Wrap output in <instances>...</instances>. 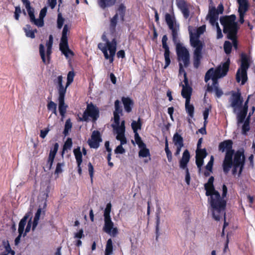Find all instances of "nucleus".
Returning a JSON list of instances; mask_svg holds the SVG:
<instances>
[{"mask_svg": "<svg viewBox=\"0 0 255 255\" xmlns=\"http://www.w3.org/2000/svg\"><path fill=\"white\" fill-rule=\"evenodd\" d=\"M214 178L210 177L207 183L204 184L206 195L210 196L208 201L212 208L213 218L219 220L221 216L224 214V209L226 206V201L224 198L226 196L228 191L227 186L224 184L222 187V197L218 191L215 189L213 182Z\"/></svg>", "mask_w": 255, "mask_h": 255, "instance_id": "obj_1", "label": "nucleus"}, {"mask_svg": "<svg viewBox=\"0 0 255 255\" xmlns=\"http://www.w3.org/2000/svg\"><path fill=\"white\" fill-rule=\"evenodd\" d=\"M236 17L232 14L220 17L221 24L223 26V32L227 34V38L233 41L235 49L238 48L237 34L238 30L237 22L235 21Z\"/></svg>", "mask_w": 255, "mask_h": 255, "instance_id": "obj_2", "label": "nucleus"}, {"mask_svg": "<svg viewBox=\"0 0 255 255\" xmlns=\"http://www.w3.org/2000/svg\"><path fill=\"white\" fill-rule=\"evenodd\" d=\"M230 63V60L228 58L227 61L223 63V72H221L222 68L219 67L216 72V75L212 78V85H208L207 91L209 92L214 91L216 96L218 98H220L223 95V92L219 87L218 79L223 77L227 75L229 71Z\"/></svg>", "mask_w": 255, "mask_h": 255, "instance_id": "obj_3", "label": "nucleus"}, {"mask_svg": "<svg viewBox=\"0 0 255 255\" xmlns=\"http://www.w3.org/2000/svg\"><path fill=\"white\" fill-rule=\"evenodd\" d=\"M112 205L110 203H108L104 211V226L103 230L106 233L115 237L118 233L117 228H114V223L112 222L110 216Z\"/></svg>", "mask_w": 255, "mask_h": 255, "instance_id": "obj_4", "label": "nucleus"}, {"mask_svg": "<svg viewBox=\"0 0 255 255\" xmlns=\"http://www.w3.org/2000/svg\"><path fill=\"white\" fill-rule=\"evenodd\" d=\"M106 44L107 46H105L104 44L100 43L98 47L104 53L105 59H109L110 62L112 63L116 51L117 41L115 38L113 39L111 42L106 39Z\"/></svg>", "mask_w": 255, "mask_h": 255, "instance_id": "obj_5", "label": "nucleus"}, {"mask_svg": "<svg viewBox=\"0 0 255 255\" xmlns=\"http://www.w3.org/2000/svg\"><path fill=\"white\" fill-rule=\"evenodd\" d=\"M165 20L168 26L169 29L171 31L172 40L174 43L178 42V36L179 30V25L176 22L174 15L166 13L165 15Z\"/></svg>", "mask_w": 255, "mask_h": 255, "instance_id": "obj_6", "label": "nucleus"}, {"mask_svg": "<svg viewBox=\"0 0 255 255\" xmlns=\"http://www.w3.org/2000/svg\"><path fill=\"white\" fill-rule=\"evenodd\" d=\"M176 45V50L177 59L179 62L182 61L185 67H187L190 63V54L188 50L178 42L174 43Z\"/></svg>", "mask_w": 255, "mask_h": 255, "instance_id": "obj_7", "label": "nucleus"}, {"mask_svg": "<svg viewBox=\"0 0 255 255\" xmlns=\"http://www.w3.org/2000/svg\"><path fill=\"white\" fill-rule=\"evenodd\" d=\"M68 31V27L67 24H65L64 26L62 37L61 38L60 43L59 44V49L62 52V53L66 57H68L69 54H71V55H73V52L69 49L68 43V39H67V33Z\"/></svg>", "mask_w": 255, "mask_h": 255, "instance_id": "obj_8", "label": "nucleus"}, {"mask_svg": "<svg viewBox=\"0 0 255 255\" xmlns=\"http://www.w3.org/2000/svg\"><path fill=\"white\" fill-rule=\"evenodd\" d=\"M249 68V64L246 57L242 59L240 68L238 70L236 74L237 82L239 83L242 79V84L244 85L248 80L247 70Z\"/></svg>", "mask_w": 255, "mask_h": 255, "instance_id": "obj_9", "label": "nucleus"}, {"mask_svg": "<svg viewBox=\"0 0 255 255\" xmlns=\"http://www.w3.org/2000/svg\"><path fill=\"white\" fill-rule=\"evenodd\" d=\"M53 36L52 35H50L49 37V40L47 41L46 46L47 47L46 50V55H47V59L45 58V48L44 45L42 44H40L39 45V53L42 59V62L45 64H47L49 63L50 56L52 53V46L53 44Z\"/></svg>", "mask_w": 255, "mask_h": 255, "instance_id": "obj_10", "label": "nucleus"}, {"mask_svg": "<svg viewBox=\"0 0 255 255\" xmlns=\"http://www.w3.org/2000/svg\"><path fill=\"white\" fill-rule=\"evenodd\" d=\"M229 102L230 106L233 108L234 113H236L237 109L242 107L244 102L241 93L239 91H232Z\"/></svg>", "mask_w": 255, "mask_h": 255, "instance_id": "obj_11", "label": "nucleus"}, {"mask_svg": "<svg viewBox=\"0 0 255 255\" xmlns=\"http://www.w3.org/2000/svg\"><path fill=\"white\" fill-rule=\"evenodd\" d=\"M88 117H91L93 120L96 121L99 117V111L98 108L93 104H88L87 109L83 113V118L81 121H87Z\"/></svg>", "mask_w": 255, "mask_h": 255, "instance_id": "obj_12", "label": "nucleus"}, {"mask_svg": "<svg viewBox=\"0 0 255 255\" xmlns=\"http://www.w3.org/2000/svg\"><path fill=\"white\" fill-rule=\"evenodd\" d=\"M223 11L224 6L222 3L218 5L217 9L214 7L209 10L206 18L207 19H209V22L212 26H214L216 21L218 19L219 14H222Z\"/></svg>", "mask_w": 255, "mask_h": 255, "instance_id": "obj_13", "label": "nucleus"}, {"mask_svg": "<svg viewBox=\"0 0 255 255\" xmlns=\"http://www.w3.org/2000/svg\"><path fill=\"white\" fill-rule=\"evenodd\" d=\"M245 161V156L243 151L238 150L234 154L233 164L240 166L239 174L240 175L243 171Z\"/></svg>", "mask_w": 255, "mask_h": 255, "instance_id": "obj_14", "label": "nucleus"}, {"mask_svg": "<svg viewBox=\"0 0 255 255\" xmlns=\"http://www.w3.org/2000/svg\"><path fill=\"white\" fill-rule=\"evenodd\" d=\"M234 150L227 151L223 163V171L227 173L233 164V156Z\"/></svg>", "mask_w": 255, "mask_h": 255, "instance_id": "obj_15", "label": "nucleus"}, {"mask_svg": "<svg viewBox=\"0 0 255 255\" xmlns=\"http://www.w3.org/2000/svg\"><path fill=\"white\" fill-rule=\"evenodd\" d=\"M207 152L205 148L196 151V164L200 172L201 167L204 163V159L207 156Z\"/></svg>", "mask_w": 255, "mask_h": 255, "instance_id": "obj_16", "label": "nucleus"}, {"mask_svg": "<svg viewBox=\"0 0 255 255\" xmlns=\"http://www.w3.org/2000/svg\"><path fill=\"white\" fill-rule=\"evenodd\" d=\"M168 40V38L166 35H164L163 36L162 38V47L164 49V56L165 59V64L164 67V69H166L170 64V51L169 47L167 44V41Z\"/></svg>", "mask_w": 255, "mask_h": 255, "instance_id": "obj_17", "label": "nucleus"}, {"mask_svg": "<svg viewBox=\"0 0 255 255\" xmlns=\"http://www.w3.org/2000/svg\"><path fill=\"white\" fill-rule=\"evenodd\" d=\"M102 140L100 132L98 130H94L92 132L91 139L88 140V143L90 147L97 148Z\"/></svg>", "mask_w": 255, "mask_h": 255, "instance_id": "obj_18", "label": "nucleus"}, {"mask_svg": "<svg viewBox=\"0 0 255 255\" xmlns=\"http://www.w3.org/2000/svg\"><path fill=\"white\" fill-rule=\"evenodd\" d=\"M29 216L28 214H25V216L20 221V222L19 223L18 229L19 235L15 238V241H14V243L16 246L18 245L20 242V238L21 237L22 234L23 233L24 227L26 225L27 220L28 218H29Z\"/></svg>", "mask_w": 255, "mask_h": 255, "instance_id": "obj_19", "label": "nucleus"}, {"mask_svg": "<svg viewBox=\"0 0 255 255\" xmlns=\"http://www.w3.org/2000/svg\"><path fill=\"white\" fill-rule=\"evenodd\" d=\"M23 4L25 5L30 18V22L36 25L37 23V19H36L34 15V9L30 6V3L28 0H21Z\"/></svg>", "mask_w": 255, "mask_h": 255, "instance_id": "obj_20", "label": "nucleus"}, {"mask_svg": "<svg viewBox=\"0 0 255 255\" xmlns=\"http://www.w3.org/2000/svg\"><path fill=\"white\" fill-rule=\"evenodd\" d=\"M54 83L57 85L59 97L65 96L67 87L66 86L64 87L63 85V77L61 75L58 76L54 80Z\"/></svg>", "mask_w": 255, "mask_h": 255, "instance_id": "obj_21", "label": "nucleus"}, {"mask_svg": "<svg viewBox=\"0 0 255 255\" xmlns=\"http://www.w3.org/2000/svg\"><path fill=\"white\" fill-rule=\"evenodd\" d=\"M191 46L195 48L193 55H202V51L204 46L203 43L200 40H190Z\"/></svg>", "mask_w": 255, "mask_h": 255, "instance_id": "obj_22", "label": "nucleus"}, {"mask_svg": "<svg viewBox=\"0 0 255 255\" xmlns=\"http://www.w3.org/2000/svg\"><path fill=\"white\" fill-rule=\"evenodd\" d=\"M120 101L117 100L115 102V111L114 112V118L115 123L119 125L120 124V114H122L123 110L120 106Z\"/></svg>", "mask_w": 255, "mask_h": 255, "instance_id": "obj_23", "label": "nucleus"}, {"mask_svg": "<svg viewBox=\"0 0 255 255\" xmlns=\"http://www.w3.org/2000/svg\"><path fill=\"white\" fill-rule=\"evenodd\" d=\"M205 29V25H202L198 27L194 32H193L191 30H189L190 39L199 40L200 36L204 32Z\"/></svg>", "mask_w": 255, "mask_h": 255, "instance_id": "obj_24", "label": "nucleus"}, {"mask_svg": "<svg viewBox=\"0 0 255 255\" xmlns=\"http://www.w3.org/2000/svg\"><path fill=\"white\" fill-rule=\"evenodd\" d=\"M233 143V141L230 139L221 142L219 145V150L222 152H224L225 150L226 151L234 150L232 149Z\"/></svg>", "mask_w": 255, "mask_h": 255, "instance_id": "obj_25", "label": "nucleus"}, {"mask_svg": "<svg viewBox=\"0 0 255 255\" xmlns=\"http://www.w3.org/2000/svg\"><path fill=\"white\" fill-rule=\"evenodd\" d=\"M190 156L189 152L187 149H186L183 152L182 158L179 162L180 167L181 168H182V169L187 168V164L190 160Z\"/></svg>", "mask_w": 255, "mask_h": 255, "instance_id": "obj_26", "label": "nucleus"}, {"mask_svg": "<svg viewBox=\"0 0 255 255\" xmlns=\"http://www.w3.org/2000/svg\"><path fill=\"white\" fill-rule=\"evenodd\" d=\"M122 101L123 103L124 109L127 113H130L132 110L133 102L132 100L128 97H123Z\"/></svg>", "mask_w": 255, "mask_h": 255, "instance_id": "obj_27", "label": "nucleus"}, {"mask_svg": "<svg viewBox=\"0 0 255 255\" xmlns=\"http://www.w3.org/2000/svg\"><path fill=\"white\" fill-rule=\"evenodd\" d=\"M47 12V7L45 6L41 9L40 11L39 18L37 19V23L36 26L41 27L44 25V17L45 16Z\"/></svg>", "mask_w": 255, "mask_h": 255, "instance_id": "obj_28", "label": "nucleus"}, {"mask_svg": "<svg viewBox=\"0 0 255 255\" xmlns=\"http://www.w3.org/2000/svg\"><path fill=\"white\" fill-rule=\"evenodd\" d=\"M117 0H98V3L99 6L102 9L113 6Z\"/></svg>", "mask_w": 255, "mask_h": 255, "instance_id": "obj_29", "label": "nucleus"}, {"mask_svg": "<svg viewBox=\"0 0 255 255\" xmlns=\"http://www.w3.org/2000/svg\"><path fill=\"white\" fill-rule=\"evenodd\" d=\"M181 91L182 96L186 99V101L190 100L192 89L191 87L183 86Z\"/></svg>", "mask_w": 255, "mask_h": 255, "instance_id": "obj_30", "label": "nucleus"}, {"mask_svg": "<svg viewBox=\"0 0 255 255\" xmlns=\"http://www.w3.org/2000/svg\"><path fill=\"white\" fill-rule=\"evenodd\" d=\"M219 67H221L222 68L221 72H223V64H222V65H220L218 66L215 70H214L213 68H211L206 72L205 76V82L207 83L210 79H212V78L216 75V72Z\"/></svg>", "mask_w": 255, "mask_h": 255, "instance_id": "obj_31", "label": "nucleus"}, {"mask_svg": "<svg viewBox=\"0 0 255 255\" xmlns=\"http://www.w3.org/2000/svg\"><path fill=\"white\" fill-rule=\"evenodd\" d=\"M64 98L65 96L58 97L59 111L61 116H63L66 112L67 106L65 105Z\"/></svg>", "mask_w": 255, "mask_h": 255, "instance_id": "obj_32", "label": "nucleus"}, {"mask_svg": "<svg viewBox=\"0 0 255 255\" xmlns=\"http://www.w3.org/2000/svg\"><path fill=\"white\" fill-rule=\"evenodd\" d=\"M2 244L5 248V251L0 255H14L15 253L11 250L10 245L7 241H3L2 242Z\"/></svg>", "mask_w": 255, "mask_h": 255, "instance_id": "obj_33", "label": "nucleus"}, {"mask_svg": "<svg viewBox=\"0 0 255 255\" xmlns=\"http://www.w3.org/2000/svg\"><path fill=\"white\" fill-rule=\"evenodd\" d=\"M23 29L25 32L26 36L31 38H34L35 37V33L37 32V30L36 29L32 30L31 26L28 24L26 25Z\"/></svg>", "mask_w": 255, "mask_h": 255, "instance_id": "obj_34", "label": "nucleus"}, {"mask_svg": "<svg viewBox=\"0 0 255 255\" xmlns=\"http://www.w3.org/2000/svg\"><path fill=\"white\" fill-rule=\"evenodd\" d=\"M190 100L185 101V110L190 118L194 117V107L193 105L190 104Z\"/></svg>", "mask_w": 255, "mask_h": 255, "instance_id": "obj_35", "label": "nucleus"}, {"mask_svg": "<svg viewBox=\"0 0 255 255\" xmlns=\"http://www.w3.org/2000/svg\"><path fill=\"white\" fill-rule=\"evenodd\" d=\"M173 141L176 146H183V137L179 134L177 132H176L173 137Z\"/></svg>", "mask_w": 255, "mask_h": 255, "instance_id": "obj_36", "label": "nucleus"}, {"mask_svg": "<svg viewBox=\"0 0 255 255\" xmlns=\"http://www.w3.org/2000/svg\"><path fill=\"white\" fill-rule=\"evenodd\" d=\"M113 254V242L109 239L106 244L105 255H112Z\"/></svg>", "mask_w": 255, "mask_h": 255, "instance_id": "obj_37", "label": "nucleus"}, {"mask_svg": "<svg viewBox=\"0 0 255 255\" xmlns=\"http://www.w3.org/2000/svg\"><path fill=\"white\" fill-rule=\"evenodd\" d=\"M247 113V112L242 110L240 112H237L236 114H237V123L238 125L240 124H242L245 121Z\"/></svg>", "mask_w": 255, "mask_h": 255, "instance_id": "obj_38", "label": "nucleus"}, {"mask_svg": "<svg viewBox=\"0 0 255 255\" xmlns=\"http://www.w3.org/2000/svg\"><path fill=\"white\" fill-rule=\"evenodd\" d=\"M73 152L74 153L77 164H81L82 162V154L80 150V147H78L74 149Z\"/></svg>", "mask_w": 255, "mask_h": 255, "instance_id": "obj_39", "label": "nucleus"}, {"mask_svg": "<svg viewBox=\"0 0 255 255\" xmlns=\"http://www.w3.org/2000/svg\"><path fill=\"white\" fill-rule=\"evenodd\" d=\"M138 155L139 157H146L148 156L149 157L148 159L144 160V162L145 163H147L149 160H150L149 150L146 147L140 149L138 152Z\"/></svg>", "mask_w": 255, "mask_h": 255, "instance_id": "obj_40", "label": "nucleus"}, {"mask_svg": "<svg viewBox=\"0 0 255 255\" xmlns=\"http://www.w3.org/2000/svg\"><path fill=\"white\" fill-rule=\"evenodd\" d=\"M131 126L134 134L137 133V130L138 129H140L142 126V123L140 121V119L138 118L137 122L135 121H132L131 124Z\"/></svg>", "mask_w": 255, "mask_h": 255, "instance_id": "obj_41", "label": "nucleus"}, {"mask_svg": "<svg viewBox=\"0 0 255 255\" xmlns=\"http://www.w3.org/2000/svg\"><path fill=\"white\" fill-rule=\"evenodd\" d=\"M118 13H116V14L110 20V30L113 32L115 31L118 22Z\"/></svg>", "mask_w": 255, "mask_h": 255, "instance_id": "obj_42", "label": "nucleus"}, {"mask_svg": "<svg viewBox=\"0 0 255 255\" xmlns=\"http://www.w3.org/2000/svg\"><path fill=\"white\" fill-rule=\"evenodd\" d=\"M41 213V209L38 208L34 218V220L32 223V231H34L36 226L38 225V221L40 218V216Z\"/></svg>", "mask_w": 255, "mask_h": 255, "instance_id": "obj_43", "label": "nucleus"}, {"mask_svg": "<svg viewBox=\"0 0 255 255\" xmlns=\"http://www.w3.org/2000/svg\"><path fill=\"white\" fill-rule=\"evenodd\" d=\"M47 109L48 111H51L53 114L57 116V105L53 101H50L47 104Z\"/></svg>", "mask_w": 255, "mask_h": 255, "instance_id": "obj_44", "label": "nucleus"}, {"mask_svg": "<svg viewBox=\"0 0 255 255\" xmlns=\"http://www.w3.org/2000/svg\"><path fill=\"white\" fill-rule=\"evenodd\" d=\"M59 147V144L58 143H55L54 145V147L53 149L50 150L48 158H50V160H54L55 155L58 151Z\"/></svg>", "mask_w": 255, "mask_h": 255, "instance_id": "obj_45", "label": "nucleus"}, {"mask_svg": "<svg viewBox=\"0 0 255 255\" xmlns=\"http://www.w3.org/2000/svg\"><path fill=\"white\" fill-rule=\"evenodd\" d=\"M72 127V123L71 122L70 120H67L65 122L64 129L63 131V134H64L65 136H67L68 134L69 131L71 130Z\"/></svg>", "mask_w": 255, "mask_h": 255, "instance_id": "obj_46", "label": "nucleus"}, {"mask_svg": "<svg viewBox=\"0 0 255 255\" xmlns=\"http://www.w3.org/2000/svg\"><path fill=\"white\" fill-rule=\"evenodd\" d=\"M118 11L121 17V20L123 21L124 20V17L126 12V6L124 4H121L118 9Z\"/></svg>", "mask_w": 255, "mask_h": 255, "instance_id": "obj_47", "label": "nucleus"}, {"mask_svg": "<svg viewBox=\"0 0 255 255\" xmlns=\"http://www.w3.org/2000/svg\"><path fill=\"white\" fill-rule=\"evenodd\" d=\"M165 151L166 152L168 160L170 162L172 160V153L169 149L168 143L167 138L165 139Z\"/></svg>", "mask_w": 255, "mask_h": 255, "instance_id": "obj_48", "label": "nucleus"}, {"mask_svg": "<svg viewBox=\"0 0 255 255\" xmlns=\"http://www.w3.org/2000/svg\"><path fill=\"white\" fill-rule=\"evenodd\" d=\"M238 3L239 4V12L240 13V12H242L243 13H246L248 9V1Z\"/></svg>", "mask_w": 255, "mask_h": 255, "instance_id": "obj_49", "label": "nucleus"}, {"mask_svg": "<svg viewBox=\"0 0 255 255\" xmlns=\"http://www.w3.org/2000/svg\"><path fill=\"white\" fill-rule=\"evenodd\" d=\"M202 58V55H193V65L195 68H198L200 64V60Z\"/></svg>", "mask_w": 255, "mask_h": 255, "instance_id": "obj_50", "label": "nucleus"}, {"mask_svg": "<svg viewBox=\"0 0 255 255\" xmlns=\"http://www.w3.org/2000/svg\"><path fill=\"white\" fill-rule=\"evenodd\" d=\"M232 44L229 41H226L224 44V49L225 53L229 54L231 53L232 50Z\"/></svg>", "mask_w": 255, "mask_h": 255, "instance_id": "obj_51", "label": "nucleus"}, {"mask_svg": "<svg viewBox=\"0 0 255 255\" xmlns=\"http://www.w3.org/2000/svg\"><path fill=\"white\" fill-rule=\"evenodd\" d=\"M74 73L73 71H69L67 75V81L66 83V87H68L73 81Z\"/></svg>", "mask_w": 255, "mask_h": 255, "instance_id": "obj_52", "label": "nucleus"}, {"mask_svg": "<svg viewBox=\"0 0 255 255\" xmlns=\"http://www.w3.org/2000/svg\"><path fill=\"white\" fill-rule=\"evenodd\" d=\"M156 239H157L158 237L159 234L158 233L159 230V224H160V215L159 213H156Z\"/></svg>", "mask_w": 255, "mask_h": 255, "instance_id": "obj_53", "label": "nucleus"}, {"mask_svg": "<svg viewBox=\"0 0 255 255\" xmlns=\"http://www.w3.org/2000/svg\"><path fill=\"white\" fill-rule=\"evenodd\" d=\"M250 129V124H248L247 122H244L243 126H242V133L243 135H247V132H248Z\"/></svg>", "mask_w": 255, "mask_h": 255, "instance_id": "obj_54", "label": "nucleus"}, {"mask_svg": "<svg viewBox=\"0 0 255 255\" xmlns=\"http://www.w3.org/2000/svg\"><path fill=\"white\" fill-rule=\"evenodd\" d=\"M116 138L117 140H120L121 144H124L127 143V139L125 134L117 133Z\"/></svg>", "mask_w": 255, "mask_h": 255, "instance_id": "obj_55", "label": "nucleus"}, {"mask_svg": "<svg viewBox=\"0 0 255 255\" xmlns=\"http://www.w3.org/2000/svg\"><path fill=\"white\" fill-rule=\"evenodd\" d=\"M88 171H89V175L90 176L91 180V182H92L93 176H94V167L91 162H89L88 163Z\"/></svg>", "mask_w": 255, "mask_h": 255, "instance_id": "obj_56", "label": "nucleus"}, {"mask_svg": "<svg viewBox=\"0 0 255 255\" xmlns=\"http://www.w3.org/2000/svg\"><path fill=\"white\" fill-rule=\"evenodd\" d=\"M64 19L60 13L58 14L57 18V27L61 29L63 25Z\"/></svg>", "mask_w": 255, "mask_h": 255, "instance_id": "obj_57", "label": "nucleus"}, {"mask_svg": "<svg viewBox=\"0 0 255 255\" xmlns=\"http://www.w3.org/2000/svg\"><path fill=\"white\" fill-rule=\"evenodd\" d=\"M72 139L70 138H68L64 143V145L63 146V150H66L67 149H70L72 147Z\"/></svg>", "mask_w": 255, "mask_h": 255, "instance_id": "obj_58", "label": "nucleus"}, {"mask_svg": "<svg viewBox=\"0 0 255 255\" xmlns=\"http://www.w3.org/2000/svg\"><path fill=\"white\" fill-rule=\"evenodd\" d=\"M214 25H216L217 28V39H220L223 37V34L222 33V30L220 28L218 22L216 21V23Z\"/></svg>", "mask_w": 255, "mask_h": 255, "instance_id": "obj_59", "label": "nucleus"}, {"mask_svg": "<svg viewBox=\"0 0 255 255\" xmlns=\"http://www.w3.org/2000/svg\"><path fill=\"white\" fill-rule=\"evenodd\" d=\"M213 163H214V157H213V156H211L210 161L208 162V164L206 165V166L205 167L206 169L210 171H212Z\"/></svg>", "mask_w": 255, "mask_h": 255, "instance_id": "obj_60", "label": "nucleus"}, {"mask_svg": "<svg viewBox=\"0 0 255 255\" xmlns=\"http://www.w3.org/2000/svg\"><path fill=\"white\" fill-rule=\"evenodd\" d=\"M180 9L183 13L185 18L186 19L189 16L190 12L187 6Z\"/></svg>", "mask_w": 255, "mask_h": 255, "instance_id": "obj_61", "label": "nucleus"}, {"mask_svg": "<svg viewBox=\"0 0 255 255\" xmlns=\"http://www.w3.org/2000/svg\"><path fill=\"white\" fill-rule=\"evenodd\" d=\"M53 161H54V160H50V158H48L47 163L46 165H45V166L44 167V170L45 171H47L48 170H49L51 169L52 166Z\"/></svg>", "mask_w": 255, "mask_h": 255, "instance_id": "obj_62", "label": "nucleus"}, {"mask_svg": "<svg viewBox=\"0 0 255 255\" xmlns=\"http://www.w3.org/2000/svg\"><path fill=\"white\" fill-rule=\"evenodd\" d=\"M176 4L179 9L187 6L184 0H176Z\"/></svg>", "mask_w": 255, "mask_h": 255, "instance_id": "obj_63", "label": "nucleus"}, {"mask_svg": "<svg viewBox=\"0 0 255 255\" xmlns=\"http://www.w3.org/2000/svg\"><path fill=\"white\" fill-rule=\"evenodd\" d=\"M122 145L123 144H121L116 147V149L115 150V152L116 153L123 154L125 152V150L123 148Z\"/></svg>", "mask_w": 255, "mask_h": 255, "instance_id": "obj_64", "label": "nucleus"}]
</instances>
